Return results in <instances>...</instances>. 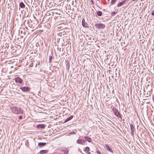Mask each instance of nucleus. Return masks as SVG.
<instances>
[{"label": "nucleus", "mask_w": 154, "mask_h": 154, "mask_svg": "<svg viewBox=\"0 0 154 154\" xmlns=\"http://www.w3.org/2000/svg\"><path fill=\"white\" fill-rule=\"evenodd\" d=\"M151 14L152 15L154 16V11H153L152 12Z\"/></svg>", "instance_id": "5701e85b"}, {"label": "nucleus", "mask_w": 154, "mask_h": 154, "mask_svg": "<svg viewBox=\"0 0 154 154\" xmlns=\"http://www.w3.org/2000/svg\"><path fill=\"white\" fill-rule=\"evenodd\" d=\"M73 117V116H70L69 118H67L66 120L65 121V122H67L69 120L71 119Z\"/></svg>", "instance_id": "4468645a"}, {"label": "nucleus", "mask_w": 154, "mask_h": 154, "mask_svg": "<svg viewBox=\"0 0 154 154\" xmlns=\"http://www.w3.org/2000/svg\"><path fill=\"white\" fill-rule=\"evenodd\" d=\"M84 151L87 153L90 151V148L88 147H86L85 148Z\"/></svg>", "instance_id": "2eb2a0df"}, {"label": "nucleus", "mask_w": 154, "mask_h": 154, "mask_svg": "<svg viewBox=\"0 0 154 154\" xmlns=\"http://www.w3.org/2000/svg\"><path fill=\"white\" fill-rule=\"evenodd\" d=\"M86 142V140L83 139H78L77 140V143L78 144L83 145Z\"/></svg>", "instance_id": "423d86ee"}, {"label": "nucleus", "mask_w": 154, "mask_h": 154, "mask_svg": "<svg viewBox=\"0 0 154 154\" xmlns=\"http://www.w3.org/2000/svg\"><path fill=\"white\" fill-rule=\"evenodd\" d=\"M97 153H98V154H102L100 152L99 150L97 151Z\"/></svg>", "instance_id": "4be33fe9"}, {"label": "nucleus", "mask_w": 154, "mask_h": 154, "mask_svg": "<svg viewBox=\"0 0 154 154\" xmlns=\"http://www.w3.org/2000/svg\"><path fill=\"white\" fill-rule=\"evenodd\" d=\"M130 128H131V131H134V127L133 126V125L132 124H130Z\"/></svg>", "instance_id": "dca6fc26"}, {"label": "nucleus", "mask_w": 154, "mask_h": 154, "mask_svg": "<svg viewBox=\"0 0 154 154\" xmlns=\"http://www.w3.org/2000/svg\"><path fill=\"white\" fill-rule=\"evenodd\" d=\"M20 88L23 91L28 92L29 91L30 88L28 87H20Z\"/></svg>", "instance_id": "20e7f679"}, {"label": "nucleus", "mask_w": 154, "mask_h": 154, "mask_svg": "<svg viewBox=\"0 0 154 154\" xmlns=\"http://www.w3.org/2000/svg\"><path fill=\"white\" fill-rule=\"evenodd\" d=\"M97 0V1H99V0Z\"/></svg>", "instance_id": "a878e982"}, {"label": "nucleus", "mask_w": 154, "mask_h": 154, "mask_svg": "<svg viewBox=\"0 0 154 154\" xmlns=\"http://www.w3.org/2000/svg\"><path fill=\"white\" fill-rule=\"evenodd\" d=\"M20 6L21 8H23L25 7V5L24 4V3L22 2H21L20 3L19 5Z\"/></svg>", "instance_id": "ddd939ff"}, {"label": "nucleus", "mask_w": 154, "mask_h": 154, "mask_svg": "<svg viewBox=\"0 0 154 154\" xmlns=\"http://www.w3.org/2000/svg\"><path fill=\"white\" fill-rule=\"evenodd\" d=\"M125 0L122 2H120L117 5L118 7H119L121 6L122 5H123L125 3Z\"/></svg>", "instance_id": "9d476101"}, {"label": "nucleus", "mask_w": 154, "mask_h": 154, "mask_svg": "<svg viewBox=\"0 0 154 154\" xmlns=\"http://www.w3.org/2000/svg\"><path fill=\"white\" fill-rule=\"evenodd\" d=\"M152 98L153 102L154 103V95L152 96Z\"/></svg>", "instance_id": "b1692460"}, {"label": "nucleus", "mask_w": 154, "mask_h": 154, "mask_svg": "<svg viewBox=\"0 0 154 154\" xmlns=\"http://www.w3.org/2000/svg\"><path fill=\"white\" fill-rule=\"evenodd\" d=\"M18 119H22V116H20L18 117Z\"/></svg>", "instance_id": "aec40b11"}, {"label": "nucleus", "mask_w": 154, "mask_h": 154, "mask_svg": "<svg viewBox=\"0 0 154 154\" xmlns=\"http://www.w3.org/2000/svg\"><path fill=\"white\" fill-rule=\"evenodd\" d=\"M116 12H115V11H113V12H112V15H115L116 14Z\"/></svg>", "instance_id": "412c9836"}, {"label": "nucleus", "mask_w": 154, "mask_h": 154, "mask_svg": "<svg viewBox=\"0 0 154 154\" xmlns=\"http://www.w3.org/2000/svg\"><path fill=\"white\" fill-rule=\"evenodd\" d=\"M84 138L88 142L90 143L91 142V139L90 137L86 136Z\"/></svg>", "instance_id": "1a4fd4ad"}, {"label": "nucleus", "mask_w": 154, "mask_h": 154, "mask_svg": "<svg viewBox=\"0 0 154 154\" xmlns=\"http://www.w3.org/2000/svg\"><path fill=\"white\" fill-rule=\"evenodd\" d=\"M136 0H131V1H135Z\"/></svg>", "instance_id": "393cba45"}, {"label": "nucleus", "mask_w": 154, "mask_h": 154, "mask_svg": "<svg viewBox=\"0 0 154 154\" xmlns=\"http://www.w3.org/2000/svg\"><path fill=\"white\" fill-rule=\"evenodd\" d=\"M95 26L97 28L99 29H103L105 27V25L103 24L98 23L96 24Z\"/></svg>", "instance_id": "f03ea898"}, {"label": "nucleus", "mask_w": 154, "mask_h": 154, "mask_svg": "<svg viewBox=\"0 0 154 154\" xmlns=\"http://www.w3.org/2000/svg\"><path fill=\"white\" fill-rule=\"evenodd\" d=\"M45 127V126L43 124H39L37 125V128H44Z\"/></svg>", "instance_id": "9b49d317"}, {"label": "nucleus", "mask_w": 154, "mask_h": 154, "mask_svg": "<svg viewBox=\"0 0 154 154\" xmlns=\"http://www.w3.org/2000/svg\"><path fill=\"white\" fill-rule=\"evenodd\" d=\"M46 144V143H45L40 142L38 143V145L39 146L41 147L45 146Z\"/></svg>", "instance_id": "6e6552de"}, {"label": "nucleus", "mask_w": 154, "mask_h": 154, "mask_svg": "<svg viewBox=\"0 0 154 154\" xmlns=\"http://www.w3.org/2000/svg\"><path fill=\"white\" fill-rule=\"evenodd\" d=\"M10 109L13 113L16 114H23V110L19 107L13 106L10 108Z\"/></svg>", "instance_id": "f257e3e1"}, {"label": "nucleus", "mask_w": 154, "mask_h": 154, "mask_svg": "<svg viewBox=\"0 0 154 154\" xmlns=\"http://www.w3.org/2000/svg\"><path fill=\"white\" fill-rule=\"evenodd\" d=\"M97 14L99 16H101L102 14V12L100 11H97Z\"/></svg>", "instance_id": "a211bd4d"}, {"label": "nucleus", "mask_w": 154, "mask_h": 154, "mask_svg": "<svg viewBox=\"0 0 154 154\" xmlns=\"http://www.w3.org/2000/svg\"><path fill=\"white\" fill-rule=\"evenodd\" d=\"M14 81L16 83L20 84L22 83L23 82V80L19 77L15 78L14 79Z\"/></svg>", "instance_id": "7ed1b4c3"}, {"label": "nucleus", "mask_w": 154, "mask_h": 154, "mask_svg": "<svg viewBox=\"0 0 154 154\" xmlns=\"http://www.w3.org/2000/svg\"><path fill=\"white\" fill-rule=\"evenodd\" d=\"M117 0H111L110 2L111 4L112 5L115 4L116 2L117 1Z\"/></svg>", "instance_id": "f3484780"}, {"label": "nucleus", "mask_w": 154, "mask_h": 154, "mask_svg": "<svg viewBox=\"0 0 154 154\" xmlns=\"http://www.w3.org/2000/svg\"><path fill=\"white\" fill-rule=\"evenodd\" d=\"M85 19H83V20H82V25H83V26H85Z\"/></svg>", "instance_id": "6ab92c4d"}, {"label": "nucleus", "mask_w": 154, "mask_h": 154, "mask_svg": "<svg viewBox=\"0 0 154 154\" xmlns=\"http://www.w3.org/2000/svg\"><path fill=\"white\" fill-rule=\"evenodd\" d=\"M114 113L115 115L118 117H120L121 116V115L119 112L118 110L115 109H113Z\"/></svg>", "instance_id": "39448f33"}, {"label": "nucleus", "mask_w": 154, "mask_h": 154, "mask_svg": "<svg viewBox=\"0 0 154 154\" xmlns=\"http://www.w3.org/2000/svg\"><path fill=\"white\" fill-rule=\"evenodd\" d=\"M48 152L47 150H42L40 151V153L41 154H43L45 153Z\"/></svg>", "instance_id": "f8f14e48"}, {"label": "nucleus", "mask_w": 154, "mask_h": 154, "mask_svg": "<svg viewBox=\"0 0 154 154\" xmlns=\"http://www.w3.org/2000/svg\"><path fill=\"white\" fill-rule=\"evenodd\" d=\"M104 147L108 150L110 152H112L113 151L108 144H106L104 145Z\"/></svg>", "instance_id": "0eeeda50"}]
</instances>
